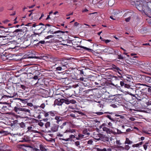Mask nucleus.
<instances>
[{
  "label": "nucleus",
  "instance_id": "obj_54",
  "mask_svg": "<svg viewBox=\"0 0 151 151\" xmlns=\"http://www.w3.org/2000/svg\"><path fill=\"white\" fill-rule=\"evenodd\" d=\"M120 84L121 86H122L124 85V83L123 81H121L120 82Z\"/></svg>",
  "mask_w": 151,
  "mask_h": 151
},
{
  "label": "nucleus",
  "instance_id": "obj_12",
  "mask_svg": "<svg viewBox=\"0 0 151 151\" xmlns=\"http://www.w3.org/2000/svg\"><path fill=\"white\" fill-rule=\"evenodd\" d=\"M145 85L144 84H141L140 83H137L135 85V87L136 89H140L142 90V91H144L145 90H147V88H143V86Z\"/></svg>",
  "mask_w": 151,
  "mask_h": 151
},
{
  "label": "nucleus",
  "instance_id": "obj_51",
  "mask_svg": "<svg viewBox=\"0 0 151 151\" xmlns=\"http://www.w3.org/2000/svg\"><path fill=\"white\" fill-rule=\"evenodd\" d=\"M130 17H129L126 19L125 21L127 22H129V20H130Z\"/></svg>",
  "mask_w": 151,
  "mask_h": 151
},
{
  "label": "nucleus",
  "instance_id": "obj_4",
  "mask_svg": "<svg viewBox=\"0 0 151 151\" xmlns=\"http://www.w3.org/2000/svg\"><path fill=\"white\" fill-rule=\"evenodd\" d=\"M139 66L146 71L151 72V63H142L140 64ZM151 75V73H150Z\"/></svg>",
  "mask_w": 151,
  "mask_h": 151
},
{
  "label": "nucleus",
  "instance_id": "obj_37",
  "mask_svg": "<svg viewBox=\"0 0 151 151\" xmlns=\"http://www.w3.org/2000/svg\"><path fill=\"white\" fill-rule=\"evenodd\" d=\"M47 26V24H46L45 25H43L41 27L40 29H43V30H44L46 28V26Z\"/></svg>",
  "mask_w": 151,
  "mask_h": 151
},
{
  "label": "nucleus",
  "instance_id": "obj_1",
  "mask_svg": "<svg viewBox=\"0 0 151 151\" xmlns=\"http://www.w3.org/2000/svg\"><path fill=\"white\" fill-rule=\"evenodd\" d=\"M30 108L29 107H25L24 108H18L15 107L14 110V111L18 114L22 115L24 114L28 115L30 114Z\"/></svg>",
  "mask_w": 151,
  "mask_h": 151
},
{
  "label": "nucleus",
  "instance_id": "obj_36",
  "mask_svg": "<svg viewBox=\"0 0 151 151\" xmlns=\"http://www.w3.org/2000/svg\"><path fill=\"white\" fill-rule=\"evenodd\" d=\"M133 88L135 89H136V88H135V87H134L133 88L130 87V88L129 89V91L131 92H132L134 93L135 92L134 91V89H133Z\"/></svg>",
  "mask_w": 151,
  "mask_h": 151
},
{
  "label": "nucleus",
  "instance_id": "obj_61",
  "mask_svg": "<svg viewBox=\"0 0 151 151\" xmlns=\"http://www.w3.org/2000/svg\"><path fill=\"white\" fill-rule=\"evenodd\" d=\"M106 117L109 118L111 120H112V119L111 118V116L110 115H107L106 116Z\"/></svg>",
  "mask_w": 151,
  "mask_h": 151
},
{
  "label": "nucleus",
  "instance_id": "obj_19",
  "mask_svg": "<svg viewBox=\"0 0 151 151\" xmlns=\"http://www.w3.org/2000/svg\"><path fill=\"white\" fill-rule=\"evenodd\" d=\"M40 148L41 150L42 151H46L47 147L44 144H40Z\"/></svg>",
  "mask_w": 151,
  "mask_h": 151
},
{
  "label": "nucleus",
  "instance_id": "obj_39",
  "mask_svg": "<svg viewBox=\"0 0 151 151\" xmlns=\"http://www.w3.org/2000/svg\"><path fill=\"white\" fill-rule=\"evenodd\" d=\"M124 86L125 88L129 89L130 87V86L128 84H125Z\"/></svg>",
  "mask_w": 151,
  "mask_h": 151
},
{
  "label": "nucleus",
  "instance_id": "obj_18",
  "mask_svg": "<svg viewBox=\"0 0 151 151\" xmlns=\"http://www.w3.org/2000/svg\"><path fill=\"white\" fill-rule=\"evenodd\" d=\"M75 137V136L74 135H71L69 136V138H67V139H64V138H60V140H64L66 141H71V139L72 138H74Z\"/></svg>",
  "mask_w": 151,
  "mask_h": 151
},
{
  "label": "nucleus",
  "instance_id": "obj_47",
  "mask_svg": "<svg viewBox=\"0 0 151 151\" xmlns=\"http://www.w3.org/2000/svg\"><path fill=\"white\" fill-rule=\"evenodd\" d=\"M110 18L113 20H115L116 17H115V16L112 15L110 16Z\"/></svg>",
  "mask_w": 151,
  "mask_h": 151
},
{
  "label": "nucleus",
  "instance_id": "obj_23",
  "mask_svg": "<svg viewBox=\"0 0 151 151\" xmlns=\"http://www.w3.org/2000/svg\"><path fill=\"white\" fill-rule=\"evenodd\" d=\"M80 47L81 48H83L86 50H87L90 52H94V51H93L92 49L86 47H85L82 46H80Z\"/></svg>",
  "mask_w": 151,
  "mask_h": 151
},
{
  "label": "nucleus",
  "instance_id": "obj_16",
  "mask_svg": "<svg viewBox=\"0 0 151 151\" xmlns=\"http://www.w3.org/2000/svg\"><path fill=\"white\" fill-rule=\"evenodd\" d=\"M55 100V98L54 97L48 96V101L50 104L51 105H53Z\"/></svg>",
  "mask_w": 151,
  "mask_h": 151
},
{
  "label": "nucleus",
  "instance_id": "obj_26",
  "mask_svg": "<svg viewBox=\"0 0 151 151\" xmlns=\"http://www.w3.org/2000/svg\"><path fill=\"white\" fill-rule=\"evenodd\" d=\"M102 139L104 141H109V137H106L105 135H104V137H103Z\"/></svg>",
  "mask_w": 151,
  "mask_h": 151
},
{
  "label": "nucleus",
  "instance_id": "obj_7",
  "mask_svg": "<svg viewBox=\"0 0 151 151\" xmlns=\"http://www.w3.org/2000/svg\"><path fill=\"white\" fill-rule=\"evenodd\" d=\"M81 81V83L85 86H89L90 85V81L87 78H85L83 77H81L79 79Z\"/></svg>",
  "mask_w": 151,
  "mask_h": 151
},
{
  "label": "nucleus",
  "instance_id": "obj_21",
  "mask_svg": "<svg viewBox=\"0 0 151 151\" xmlns=\"http://www.w3.org/2000/svg\"><path fill=\"white\" fill-rule=\"evenodd\" d=\"M69 74L68 73L65 72L64 73L62 74L61 78L63 79H66L68 77Z\"/></svg>",
  "mask_w": 151,
  "mask_h": 151
},
{
  "label": "nucleus",
  "instance_id": "obj_20",
  "mask_svg": "<svg viewBox=\"0 0 151 151\" xmlns=\"http://www.w3.org/2000/svg\"><path fill=\"white\" fill-rule=\"evenodd\" d=\"M58 125H55L51 128V130L53 132H56L58 131L59 127Z\"/></svg>",
  "mask_w": 151,
  "mask_h": 151
},
{
  "label": "nucleus",
  "instance_id": "obj_5",
  "mask_svg": "<svg viewBox=\"0 0 151 151\" xmlns=\"http://www.w3.org/2000/svg\"><path fill=\"white\" fill-rule=\"evenodd\" d=\"M56 27L52 25L48 24V29L49 30L48 33L50 32L52 34H58L59 33H63L65 32L60 30L55 31Z\"/></svg>",
  "mask_w": 151,
  "mask_h": 151
},
{
  "label": "nucleus",
  "instance_id": "obj_25",
  "mask_svg": "<svg viewBox=\"0 0 151 151\" xmlns=\"http://www.w3.org/2000/svg\"><path fill=\"white\" fill-rule=\"evenodd\" d=\"M63 103H65V104H69L70 103V101L68 99H63Z\"/></svg>",
  "mask_w": 151,
  "mask_h": 151
},
{
  "label": "nucleus",
  "instance_id": "obj_38",
  "mask_svg": "<svg viewBox=\"0 0 151 151\" xmlns=\"http://www.w3.org/2000/svg\"><path fill=\"white\" fill-rule=\"evenodd\" d=\"M20 87L22 89L24 90H25L26 88V86L24 85H21L20 86Z\"/></svg>",
  "mask_w": 151,
  "mask_h": 151
},
{
  "label": "nucleus",
  "instance_id": "obj_58",
  "mask_svg": "<svg viewBox=\"0 0 151 151\" xmlns=\"http://www.w3.org/2000/svg\"><path fill=\"white\" fill-rule=\"evenodd\" d=\"M80 73L81 74H83L84 75V71L83 70H80Z\"/></svg>",
  "mask_w": 151,
  "mask_h": 151
},
{
  "label": "nucleus",
  "instance_id": "obj_41",
  "mask_svg": "<svg viewBox=\"0 0 151 151\" xmlns=\"http://www.w3.org/2000/svg\"><path fill=\"white\" fill-rule=\"evenodd\" d=\"M130 148V147L128 145H125L124 149L127 150H128Z\"/></svg>",
  "mask_w": 151,
  "mask_h": 151
},
{
  "label": "nucleus",
  "instance_id": "obj_11",
  "mask_svg": "<svg viewBox=\"0 0 151 151\" xmlns=\"http://www.w3.org/2000/svg\"><path fill=\"white\" fill-rule=\"evenodd\" d=\"M68 60H63L60 63V66L62 67L63 70H65L68 66V63L67 62Z\"/></svg>",
  "mask_w": 151,
  "mask_h": 151
},
{
  "label": "nucleus",
  "instance_id": "obj_43",
  "mask_svg": "<svg viewBox=\"0 0 151 151\" xmlns=\"http://www.w3.org/2000/svg\"><path fill=\"white\" fill-rule=\"evenodd\" d=\"M27 105L30 107H32L33 106V104L32 103H27Z\"/></svg>",
  "mask_w": 151,
  "mask_h": 151
},
{
  "label": "nucleus",
  "instance_id": "obj_40",
  "mask_svg": "<svg viewBox=\"0 0 151 151\" xmlns=\"http://www.w3.org/2000/svg\"><path fill=\"white\" fill-rule=\"evenodd\" d=\"M53 72L52 70H48V74H51V75H53V73H52Z\"/></svg>",
  "mask_w": 151,
  "mask_h": 151
},
{
  "label": "nucleus",
  "instance_id": "obj_35",
  "mask_svg": "<svg viewBox=\"0 0 151 151\" xmlns=\"http://www.w3.org/2000/svg\"><path fill=\"white\" fill-rule=\"evenodd\" d=\"M66 123V122H65L63 123V124L60 126V128L61 129L64 128H65L64 126L65 125Z\"/></svg>",
  "mask_w": 151,
  "mask_h": 151
},
{
  "label": "nucleus",
  "instance_id": "obj_45",
  "mask_svg": "<svg viewBox=\"0 0 151 151\" xmlns=\"http://www.w3.org/2000/svg\"><path fill=\"white\" fill-rule=\"evenodd\" d=\"M93 142V141L92 140H90L88 142V144H92Z\"/></svg>",
  "mask_w": 151,
  "mask_h": 151
},
{
  "label": "nucleus",
  "instance_id": "obj_44",
  "mask_svg": "<svg viewBox=\"0 0 151 151\" xmlns=\"http://www.w3.org/2000/svg\"><path fill=\"white\" fill-rule=\"evenodd\" d=\"M98 115H100L103 114L104 113L102 112H97L95 113Z\"/></svg>",
  "mask_w": 151,
  "mask_h": 151
},
{
  "label": "nucleus",
  "instance_id": "obj_30",
  "mask_svg": "<svg viewBox=\"0 0 151 151\" xmlns=\"http://www.w3.org/2000/svg\"><path fill=\"white\" fill-rule=\"evenodd\" d=\"M17 99L19 100H20L23 103H25V102L27 101V99H23L19 98H17Z\"/></svg>",
  "mask_w": 151,
  "mask_h": 151
},
{
  "label": "nucleus",
  "instance_id": "obj_14",
  "mask_svg": "<svg viewBox=\"0 0 151 151\" xmlns=\"http://www.w3.org/2000/svg\"><path fill=\"white\" fill-rule=\"evenodd\" d=\"M143 80H145V81L146 82H151V78L148 76H143L142 77Z\"/></svg>",
  "mask_w": 151,
  "mask_h": 151
},
{
  "label": "nucleus",
  "instance_id": "obj_55",
  "mask_svg": "<svg viewBox=\"0 0 151 151\" xmlns=\"http://www.w3.org/2000/svg\"><path fill=\"white\" fill-rule=\"evenodd\" d=\"M79 85L78 84H76L75 85H73V87L74 88H76L78 87Z\"/></svg>",
  "mask_w": 151,
  "mask_h": 151
},
{
  "label": "nucleus",
  "instance_id": "obj_48",
  "mask_svg": "<svg viewBox=\"0 0 151 151\" xmlns=\"http://www.w3.org/2000/svg\"><path fill=\"white\" fill-rule=\"evenodd\" d=\"M70 103H72V104H75L76 103V101L74 100H70Z\"/></svg>",
  "mask_w": 151,
  "mask_h": 151
},
{
  "label": "nucleus",
  "instance_id": "obj_6",
  "mask_svg": "<svg viewBox=\"0 0 151 151\" xmlns=\"http://www.w3.org/2000/svg\"><path fill=\"white\" fill-rule=\"evenodd\" d=\"M55 115V111H50L48 112V120H49V122H48V127L50 126V122L52 123H53L52 120L54 121V117Z\"/></svg>",
  "mask_w": 151,
  "mask_h": 151
},
{
  "label": "nucleus",
  "instance_id": "obj_63",
  "mask_svg": "<svg viewBox=\"0 0 151 151\" xmlns=\"http://www.w3.org/2000/svg\"><path fill=\"white\" fill-rule=\"evenodd\" d=\"M79 24L77 22H76L74 23V26H76Z\"/></svg>",
  "mask_w": 151,
  "mask_h": 151
},
{
  "label": "nucleus",
  "instance_id": "obj_15",
  "mask_svg": "<svg viewBox=\"0 0 151 151\" xmlns=\"http://www.w3.org/2000/svg\"><path fill=\"white\" fill-rule=\"evenodd\" d=\"M93 47L96 51L101 50V48L102 47L100 45L93 44Z\"/></svg>",
  "mask_w": 151,
  "mask_h": 151
},
{
  "label": "nucleus",
  "instance_id": "obj_53",
  "mask_svg": "<svg viewBox=\"0 0 151 151\" xmlns=\"http://www.w3.org/2000/svg\"><path fill=\"white\" fill-rule=\"evenodd\" d=\"M9 22V21L7 19H6V20H5L4 21H3L2 22L3 23H4V24H6L8 22Z\"/></svg>",
  "mask_w": 151,
  "mask_h": 151
},
{
  "label": "nucleus",
  "instance_id": "obj_9",
  "mask_svg": "<svg viewBox=\"0 0 151 151\" xmlns=\"http://www.w3.org/2000/svg\"><path fill=\"white\" fill-rule=\"evenodd\" d=\"M22 29H16L15 30L13 33L15 35H18L19 37H21L23 36L24 32Z\"/></svg>",
  "mask_w": 151,
  "mask_h": 151
},
{
  "label": "nucleus",
  "instance_id": "obj_28",
  "mask_svg": "<svg viewBox=\"0 0 151 151\" xmlns=\"http://www.w3.org/2000/svg\"><path fill=\"white\" fill-rule=\"evenodd\" d=\"M39 16V14L33 13L32 14V17H34L35 19H37L38 18Z\"/></svg>",
  "mask_w": 151,
  "mask_h": 151
},
{
  "label": "nucleus",
  "instance_id": "obj_32",
  "mask_svg": "<svg viewBox=\"0 0 151 151\" xmlns=\"http://www.w3.org/2000/svg\"><path fill=\"white\" fill-rule=\"evenodd\" d=\"M56 69L57 70L61 71L63 70L62 67L60 65L58 67H56Z\"/></svg>",
  "mask_w": 151,
  "mask_h": 151
},
{
  "label": "nucleus",
  "instance_id": "obj_13",
  "mask_svg": "<svg viewBox=\"0 0 151 151\" xmlns=\"http://www.w3.org/2000/svg\"><path fill=\"white\" fill-rule=\"evenodd\" d=\"M63 99H61L59 101L58 100V99H55V100L53 105L55 106L56 105H61L63 103Z\"/></svg>",
  "mask_w": 151,
  "mask_h": 151
},
{
  "label": "nucleus",
  "instance_id": "obj_27",
  "mask_svg": "<svg viewBox=\"0 0 151 151\" xmlns=\"http://www.w3.org/2000/svg\"><path fill=\"white\" fill-rule=\"evenodd\" d=\"M52 142L53 143L52 145H53V144H55V139H54L52 138L50 140H48V144H49V143Z\"/></svg>",
  "mask_w": 151,
  "mask_h": 151
},
{
  "label": "nucleus",
  "instance_id": "obj_22",
  "mask_svg": "<svg viewBox=\"0 0 151 151\" xmlns=\"http://www.w3.org/2000/svg\"><path fill=\"white\" fill-rule=\"evenodd\" d=\"M103 129L104 131L106 132L107 133H110L112 132V131L110 130L109 129L106 127H104L103 128Z\"/></svg>",
  "mask_w": 151,
  "mask_h": 151
},
{
  "label": "nucleus",
  "instance_id": "obj_33",
  "mask_svg": "<svg viewBox=\"0 0 151 151\" xmlns=\"http://www.w3.org/2000/svg\"><path fill=\"white\" fill-rule=\"evenodd\" d=\"M19 125L21 127L23 128H24L25 127V124L23 122H22L20 123Z\"/></svg>",
  "mask_w": 151,
  "mask_h": 151
},
{
  "label": "nucleus",
  "instance_id": "obj_50",
  "mask_svg": "<svg viewBox=\"0 0 151 151\" xmlns=\"http://www.w3.org/2000/svg\"><path fill=\"white\" fill-rule=\"evenodd\" d=\"M75 145L77 146H78L80 145V142H79L77 141L76 142H75Z\"/></svg>",
  "mask_w": 151,
  "mask_h": 151
},
{
  "label": "nucleus",
  "instance_id": "obj_34",
  "mask_svg": "<svg viewBox=\"0 0 151 151\" xmlns=\"http://www.w3.org/2000/svg\"><path fill=\"white\" fill-rule=\"evenodd\" d=\"M36 35H38L39 36L38 33H34V34H32V35H31V36H30V37L31 38L32 37V38H33L34 37H35Z\"/></svg>",
  "mask_w": 151,
  "mask_h": 151
},
{
  "label": "nucleus",
  "instance_id": "obj_59",
  "mask_svg": "<svg viewBox=\"0 0 151 151\" xmlns=\"http://www.w3.org/2000/svg\"><path fill=\"white\" fill-rule=\"evenodd\" d=\"M38 77L37 76H35L33 77V78L35 80H36L37 79H38Z\"/></svg>",
  "mask_w": 151,
  "mask_h": 151
},
{
  "label": "nucleus",
  "instance_id": "obj_56",
  "mask_svg": "<svg viewBox=\"0 0 151 151\" xmlns=\"http://www.w3.org/2000/svg\"><path fill=\"white\" fill-rule=\"evenodd\" d=\"M104 41H105V42L106 43H107L110 42L111 40H104Z\"/></svg>",
  "mask_w": 151,
  "mask_h": 151
},
{
  "label": "nucleus",
  "instance_id": "obj_17",
  "mask_svg": "<svg viewBox=\"0 0 151 151\" xmlns=\"http://www.w3.org/2000/svg\"><path fill=\"white\" fill-rule=\"evenodd\" d=\"M55 119L56 120V123L58 124H59L63 120V118L61 116H55Z\"/></svg>",
  "mask_w": 151,
  "mask_h": 151
},
{
  "label": "nucleus",
  "instance_id": "obj_29",
  "mask_svg": "<svg viewBox=\"0 0 151 151\" xmlns=\"http://www.w3.org/2000/svg\"><path fill=\"white\" fill-rule=\"evenodd\" d=\"M114 71H118V72L119 74H120V73H119V70H120V71H121L122 70H120L119 68L117 67V66H116V67L114 68V69L113 70Z\"/></svg>",
  "mask_w": 151,
  "mask_h": 151
},
{
  "label": "nucleus",
  "instance_id": "obj_31",
  "mask_svg": "<svg viewBox=\"0 0 151 151\" xmlns=\"http://www.w3.org/2000/svg\"><path fill=\"white\" fill-rule=\"evenodd\" d=\"M45 43V41H44V40L41 41H39L37 43V44H36L37 45H40V44H44Z\"/></svg>",
  "mask_w": 151,
  "mask_h": 151
},
{
  "label": "nucleus",
  "instance_id": "obj_64",
  "mask_svg": "<svg viewBox=\"0 0 151 151\" xmlns=\"http://www.w3.org/2000/svg\"><path fill=\"white\" fill-rule=\"evenodd\" d=\"M147 90H148V91L149 92H151V89L150 88H147Z\"/></svg>",
  "mask_w": 151,
  "mask_h": 151
},
{
  "label": "nucleus",
  "instance_id": "obj_10",
  "mask_svg": "<svg viewBox=\"0 0 151 151\" xmlns=\"http://www.w3.org/2000/svg\"><path fill=\"white\" fill-rule=\"evenodd\" d=\"M8 93L9 94V95L7 96L6 95H4L2 97V98L4 97L5 98H12L15 97V96L17 95V93L15 92L14 90L13 89V91L11 92L10 91H8Z\"/></svg>",
  "mask_w": 151,
  "mask_h": 151
},
{
  "label": "nucleus",
  "instance_id": "obj_8",
  "mask_svg": "<svg viewBox=\"0 0 151 151\" xmlns=\"http://www.w3.org/2000/svg\"><path fill=\"white\" fill-rule=\"evenodd\" d=\"M34 129V126H29L28 127H27V129L28 130L27 131V132H34L35 133H38L42 135V136L45 138L46 139V140H47V139H46L45 138V137L44 136V134L43 133H42L41 132L37 131L36 130H35Z\"/></svg>",
  "mask_w": 151,
  "mask_h": 151
},
{
  "label": "nucleus",
  "instance_id": "obj_57",
  "mask_svg": "<svg viewBox=\"0 0 151 151\" xmlns=\"http://www.w3.org/2000/svg\"><path fill=\"white\" fill-rule=\"evenodd\" d=\"M88 11V10L86 9H83L82 11V12H87Z\"/></svg>",
  "mask_w": 151,
  "mask_h": 151
},
{
  "label": "nucleus",
  "instance_id": "obj_52",
  "mask_svg": "<svg viewBox=\"0 0 151 151\" xmlns=\"http://www.w3.org/2000/svg\"><path fill=\"white\" fill-rule=\"evenodd\" d=\"M139 144H134V145H133L132 146L133 147H139Z\"/></svg>",
  "mask_w": 151,
  "mask_h": 151
},
{
  "label": "nucleus",
  "instance_id": "obj_60",
  "mask_svg": "<svg viewBox=\"0 0 151 151\" xmlns=\"http://www.w3.org/2000/svg\"><path fill=\"white\" fill-rule=\"evenodd\" d=\"M116 144H119V145H121L122 144L120 142L119 140H116Z\"/></svg>",
  "mask_w": 151,
  "mask_h": 151
},
{
  "label": "nucleus",
  "instance_id": "obj_49",
  "mask_svg": "<svg viewBox=\"0 0 151 151\" xmlns=\"http://www.w3.org/2000/svg\"><path fill=\"white\" fill-rule=\"evenodd\" d=\"M104 135H103L102 134H98V136L100 138H101V139H102V138H103V137H104Z\"/></svg>",
  "mask_w": 151,
  "mask_h": 151
},
{
  "label": "nucleus",
  "instance_id": "obj_3",
  "mask_svg": "<svg viewBox=\"0 0 151 151\" xmlns=\"http://www.w3.org/2000/svg\"><path fill=\"white\" fill-rule=\"evenodd\" d=\"M58 60L56 58L49 55L48 56V65L49 68H52L56 65V62Z\"/></svg>",
  "mask_w": 151,
  "mask_h": 151
},
{
  "label": "nucleus",
  "instance_id": "obj_62",
  "mask_svg": "<svg viewBox=\"0 0 151 151\" xmlns=\"http://www.w3.org/2000/svg\"><path fill=\"white\" fill-rule=\"evenodd\" d=\"M35 6V5H32L31 6H29L28 7L29 9H31V8H33Z\"/></svg>",
  "mask_w": 151,
  "mask_h": 151
},
{
  "label": "nucleus",
  "instance_id": "obj_46",
  "mask_svg": "<svg viewBox=\"0 0 151 151\" xmlns=\"http://www.w3.org/2000/svg\"><path fill=\"white\" fill-rule=\"evenodd\" d=\"M112 2H114V1L113 0H110L108 2V5H109V6H111V5L110 4Z\"/></svg>",
  "mask_w": 151,
  "mask_h": 151
},
{
  "label": "nucleus",
  "instance_id": "obj_24",
  "mask_svg": "<svg viewBox=\"0 0 151 151\" xmlns=\"http://www.w3.org/2000/svg\"><path fill=\"white\" fill-rule=\"evenodd\" d=\"M132 143V142L130 140L129 138H126V141L125 142V144H131Z\"/></svg>",
  "mask_w": 151,
  "mask_h": 151
},
{
  "label": "nucleus",
  "instance_id": "obj_42",
  "mask_svg": "<svg viewBox=\"0 0 151 151\" xmlns=\"http://www.w3.org/2000/svg\"><path fill=\"white\" fill-rule=\"evenodd\" d=\"M118 58L119 59H124L123 57L121 55H118Z\"/></svg>",
  "mask_w": 151,
  "mask_h": 151
},
{
  "label": "nucleus",
  "instance_id": "obj_2",
  "mask_svg": "<svg viewBox=\"0 0 151 151\" xmlns=\"http://www.w3.org/2000/svg\"><path fill=\"white\" fill-rule=\"evenodd\" d=\"M134 91L135 92V95H133L132 93L130 94L133 97H135L136 99L139 101H141L144 98H145L147 96L146 94L144 92L142 91V90L135 89L133 88Z\"/></svg>",
  "mask_w": 151,
  "mask_h": 151
}]
</instances>
